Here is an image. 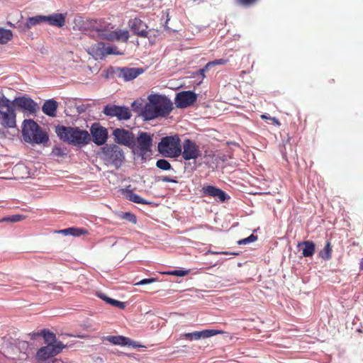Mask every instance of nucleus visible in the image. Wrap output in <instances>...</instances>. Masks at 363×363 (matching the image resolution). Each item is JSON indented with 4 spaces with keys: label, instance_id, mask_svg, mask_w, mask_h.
Masks as SVG:
<instances>
[{
    "label": "nucleus",
    "instance_id": "20e7f679",
    "mask_svg": "<svg viewBox=\"0 0 363 363\" xmlns=\"http://www.w3.org/2000/svg\"><path fill=\"white\" fill-rule=\"evenodd\" d=\"M23 139L27 143L42 144L48 141V134L33 120H25L22 128Z\"/></svg>",
    "mask_w": 363,
    "mask_h": 363
},
{
    "label": "nucleus",
    "instance_id": "e433bc0d",
    "mask_svg": "<svg viewBox=\"0 0 363 363\" xmlns=\"http://www.w3.org/2000/svg\"><path fill=\"white\" fill-rule=\"evenodd\" d=\"M123 218L128 220L130 222H131L133 224L136 223V217L135 215L130 213H125L123 216Z\"/></svg>",
    "mask_w": 363,
    "mask_h": 363
},
{
    "label": "nucleus",
    "instance_id": "412c9836",
    "mask_svg": "<svg viewBox=\"0 0 363 363\" xmlns=\"http://www.w3.org/2000/svg\"><path fill=\"white\" fill-rule=\"evenodd\" d=\"M65 14L62 13H53L49 16H45V23L50 26L62 28L65 24Z\"/></svg>",
    "mask_w": 363,
    "mask_h": 363
},
{
    "label": "nucleus",
    "instance_id": "f03ea898",
    "mask_svg": "<svg viewBox=\"0 0 363 363\" xmlns=\"http://www.w3.org/2000/svg\"><path fill=\"white\" fill-rule=\"evenodd\" d=\"M172 109V102L166 96L153 95L149 97V103L145 106L143 115L146 120H152L167 116Z\"/></svg>",
    "mask_w": 363,
    "mask_h": 363
},
{
    "label": "nucleus",
    "instance_id": "4c0bfd02",
    "mask_svg": "<svg viewBox=\"0 0 363 363\" xmlns=\"http://www.w3.org/2000/svg\"><path fill=\"white\" fill-rule=\"evenodd\" d=\"M210 69L209 66H208V64L205 65V67L202 69H199L196 74V75L200 76L202 79L205 77V73L208 71Z\"/></svg>",
    "mask_w": 363,
    "mask_h": 363
},
{
    "label": "nucleus",
    "instance_id": "ddd939ff",
    "mask_svg": "<svg viewBox=\"0 0 363 363\" xmlns=\"http://www.w3.org/2000/svg\"><path fill=\"white\" fill-rule=\"evenodd\" d=\"M201 192L202 196L212 197L218 202H224L230 198L224 191L211 185L203 186Z\"/></svg>",
    "mask_w": 363,
    "mask_h": 363
},
{
    "label": "nucleus",
    "instance_id": "393cba45",
    "mask_svg": "<svg viewBox=\"0 0 363 363\" xmlns=\"http://www.w3.org/2000/svg\"><path fill=\"white\" fill-rule=\"evenodd\" d=\"M97 296L101 299L104 300L106 303H107L113 306L117 307L121 309H123L125 307V303L109 298L104 294L100 293V294H98Z\"/></svg>",
    "mask_w": 363,
    "mask_h": 363
},
{
    "label": "nucleus",
    "instance_id": "7ed1b4c3",
    "mask_svg": "<svg viewBox=\"0 0 363 363\" xmlns=\"http://www.w3.org/2000/svg\"><path fill=\"white\" fill-rule=\"evenodd\" d=\"M55 133L60 140L74 145H86L90 140L88 131L80 130L77 127H67L58 125L55 128Z\"/></svg>",
    "mask_w": 363,
    "mask_h": 363
},
{
    "label": "nucleus",
    "instance_id": "b1692460",
    "mask_svg": "<svg viewBox=\"0 0 363 363\" xmlns=\"http://www.w3.org/2000/svg\"><path fill=\"white\" fill-rule=\"evenodd\" d=\"M55 233L63 234L64 235H72L74 237H79L86 234L87 231L83 228H64L62 230H55Z\"/></svg>",
    "mask_w": 363,
    "mask_h": 363
},
{
    "label": "nucleus",
    "instance_id": "c756f323",
    "mask_svg": "<svg viewBox=\"0 0 363 363\" xmlns=\"http://www.w3.org/2000/svg\"><path fill=\"white\" fill-rule=\"evenodd\" d=\"M38 335L43 336V337L45 339V342H48V344L52 343V342H55V340H56L55 335L53 333H52L49 330H41L40 333H39Z\"/></svg>",
    "mask_w": 363,
    "mask_h": 363
},
{
    "label": "nucleus",
    "instance_id": "cd10ccee",
    "mask_svg": "<svg viewBox=\"0 0 363 363\" xmlns=\"http://www.w3.org/2000/svg\"><path fill=\"white\" fill-rule=\"evenodd\" d=\"M13 38L11 30L0 28V44H6Z\"/></svg>",
    "mask_w": 363,
    "mask_h": 363
},
{
    "label": "nucleus",
    "instance_id": "f704fd0d",
    "mask_svg": "<svg viewBox=\"0 0 363 363\" xmlns=\"http://www.w3.org/2000/svg\"><path fill=\"white\" fill-rule=\"evenodd\" d=\"M228 62V60L221 58V59H217L213 61L209 62L207 64H208V66H209V67L211 68L213 66L223 65L227 64Z\"/></svg>",
    "mask_w": 363,
    "mask_h": 363
},
{
    "label": "nucleus",
    "instance_id": "72a5a7b5",
    "mask_svg": "<svg viewBox=\"0 0 363 363\" xmlns=\"http://www.w3.org/2000/svg\"><path fill=\"white\" fill-rule=\"evenodd\" d=\"M257 240V237L253 234L250 235L249 237L239 240L237 243L239 245H247L249 243L253 242Z\"/></svg>",
    "mask_w": 363,
    "mask_h": 363
},
{
    "label": "nucleus",
    "instance_id": "f8f14e48",
    "mask_svg": "<svg viewBox=\"0 0 363 363\" xmlns=\"http://www.w3.org/2000/svg\"><path fill=\"white\" fill-rule=\"evenodd\" d=\"M103 113L108 116H116L118 120H128L131 117V113L128 107L116 105H106Z\"/></svg>",
    "mask_w": 363,
    "mask_h": 363
},
{
    "label": "nucleus",
    "instance_id": "bb28decb",
    "mask_svg": "<svg viewBox=\"0 0 363 363\" xmlns=\"http://www.w3.org/2000/svg\"><path fill=\"white\" fill-rule=\"evenodd\" d=\"M45 19H46L45 16H43V15H38L35 16L29 17L27 19L26 27L28 29H30L31 27H33L37 24L45 23Z\"/></svg>",
    "mask_w": 363,
    "mask_h": 363
},
{
    "label": "nucleus",
    "instance_id": "2f4dec72",
    "mask_svg": "<svg viewBox=\"0 0 363 363\" xmlns=\"http://www.w3.org/2000/svg\"><path fill=\"white\" fill-rule=\"evenodd\" d=\"M25 218L24 216L22 215H12L9 216L4 217L0 219V223L1 222H11V223H16L20 220H22Z\"/></svg>",
    "mask_w": 363,
    "mask_h": 363
},
{
    "label": "nucleus",
    "instance_id": "9d476101",
    "mask_svg": "<svg viewBox=\"0 0 363 363\" xmlns=\"http://www.w3.org/2000/svg\"><path fill=\"white\" fill-rule=\"evenodd\" d=\"M114 142L128 147H132L135 144V138L133 132L124 128H117L113 130Z\"/></svg>",
    "mask_w": 363,
    "mask_h": 363
},
{
    "label": "nucleus",
    "instance_id": "49530a36",
    "mask_svg": "<svg viewBox=\"0 0 363 363\" xmlns=\"http://www.w3.org/2000/svg\"><path fill=\"white\" fill-rule=\"evenodd\" d=\"M261 118L262 119H269L270 117L267 116L266 115H262Z\"/></svg>",
    "mask_w": 363,
    "mask_h": 363
},
{
    "label": "nucleus",
    "instance_id": "1a4fd4ad",
    "mask_svg": "<svg viewBox=\"0 0 363 363\" xmlns=\"http://www.w3.org/2000/svg\"><path fill=\"white\" fill-rule=\"evenodd\" d=\"M66 347L62 342L55 344L49 343L46 346L40 347L36 353V359L40 363H44L45 360L60 354Z\"/></svg>",
    "mask_w": 363,
    "mask_h": 363
},
{
    "label": "nucleus",
    "instance_id": "a18cd8bd",
    "mask_svg": "<svg viewBox=\"0 0 363 363\" xmlns=\"http://www.w3.org/2000/svg\"><path fill=\"white\" fill-rule=\"evenodd\" d=\"M359 268L361 270H363V258L362 259L360 264H359Z\"/></svg>",
    "mask_w": 363,
    "mask_h": 363
},
{
    "label": "nucleus",
    "instance_id": "de8ad7c7",
    "mask_svg": "<svg viewBox=\"0 0 363 363\" xmlns=\"http://www.w3.org/2000/svg\"><path fill=\"white\" fill-rule=\"evenodd\" d=\"M19 167L18 166H15V169H18Z\"/></svg>",
    "mask_w": 363,
    "mask_h": 363
},
{
    "label": "nucleus",
    "instance_id": "dca6fc26",
    "mask_svg": "<svg viewBox=\"0 0 363 363\" xmlns=\"http://www.w3.org/2000/svg\"><path fill=\"white\" fill-rule=\"evenodd\" d=\"M129 26L132 31L137 35L142 38H148L149 33L151 32V30L147 29V26L145 23H144L140 18H134L130 20L129 22Z\"/></svg>",
    "mask_w": 363,
    "mask_h": 363
},
{
    "label": "nucleus",
    "instance_id": "58836bf2",
    "mask_svg": "<svg viewBox=\"0 0 363 363\" xmlns=\"http://www.w3.org/2000/svg\"><path fill=\"white\" fill-rule=\"evenodd\" d=\"M52 153L55 155V156H58V157H62L65 155V152H64V150L59 147H55L53 149H52Z\"/></svg>",
    "mask_w": 363,
    "mask_h": 363
},
{
    "label": "nucleus",
    "instance_id": "9b49d317",
    "mask_svg": "<svg viewBox=\"0 0 363 363\" xmlns=\"http://www.w3.org/2000/svg\"><path fill=\"white\" fill-rule=\"evenodd\" d=\"M181 155L185 160H196L201 155L199 146L192 140H184Z\"/></svg>",
    "mask_w": 363,
    "mask_h": 363
},
{
    "label": "nucleus",
    "instance_id": "2eb2a0df",
    "mask_svg": "<svg viewBox=\"0 0 363 363\" xmlns=\"http://www.w3.org/2000/svg\"><path fill=\"white\" fill-rule=\"evenodd\" d=\"M196 94L192 91H182L177 94L175 104L179 108H186L192 105L196 101Z\"/></svg>",
    "mask_w": 363,
    "mask_h": 363
},
{
    "label": "nucleus",
    "instance_id": "c9c22d12",
    "mask_svg": "<svg viewBox=\"0 0 363 363\" xmlns=\"http://www.w3.org/2000/svg\"><path fill=\"white\" fill-rule=\"evenodd\" d=\"M189 270H173L167 272V274L174 275L177 277H184L189 274Z\"/></svg>",
    "mask_w": 363,
    "mask_h": 363
},
{
    "label": "nucleus",
    "instance_id": "a211bd4d",
    "mask_svg": "<svg viewBox=\"0 0 363 363\" xmlns=\"http://www.w3.org/2000/svg\"><path fill=\"white\" fill-rule=\"evenodd\" d=\"M143 72L141 68L122 67L117 68L118 78L123 79L125 82L131 81L138 77Z\"/></svg>",
    "mask_w": 363,
    "mask_h": 363
},
{
    "label": "nucleus",
    "instance_id": "37998d69",
    "mask_svg": "<svg viewBox=\"0 0 363 363\" xmlns=\"http://www.w3.org/2000/svg\"><path fill=\"white\" fill-rule=\"evenodd\" d=\"M159 180L163 182L177 183V181L175 179L171 178L168 176L160 177Z\"/></svg>",
    "mask_w": 363,
    "mask_h": 363
},
{
    "label": "nucleus",
    "instance_id": "f3484780",
    "mask_svg": "<svg viewBox=\"0 0 363 363\" xmlns=\"http://www.w3.org/2000/svg\"><path fill=\"white\" fill-rule=\"evenodd\" d=\"M13 104L23 110L28 111L31 113H35L38 110V106L32 99L21 96L16 98Z\"/></svg>",
    "mask_w": 363,
    "mask_h": 363
},
{
    "label": "nucleus",
    "instance_id": "5701e85b",
    "mask_svg": "<svg viewBox=\"0 0 363 363\" xmlns=\"http://www.w3.org/2000/svg\"><path fill=\"white\" fill-rule=\"evenodd\" d=\"M106 340L116 345H132L133 347H135V345L130 338L121 335L107 336L106 337Z\"/></svg>",
    "mask_w": 363,
    "mask_h": 363
},
{
    "label": "nucleus",
    "instance_id": "a878e982",
    "mask_svg": "<svg viewBox=\"0 0 363 363\" xmlns=\"http://www.w3.org/2000/svg\"><path fill=\"white\" fill-rule=\"evenodd\" d=\"M298 245H303L302 254L304 257H311L314 254L315 245L312 241H304Z\"/></svg>",
    "mask_w": 363,
    "mask_h": 363
},
{
    "label": "nucleus",
    "instance_id": "4be33fe9",
    "mask_svg": "<svg viewBox=\"0 0 363 363\" xmlns=\"http://www.w3.org/2000/svg\"><path fill=\"white\" fill-rule=\"evenodd\" d=\"M58 108V103L54 99H48L45 101L42 106L43 112L48 116L55 117Z\"/></svg>",
    "mask_w": 363,
    "mask_h": 363
},
{
    "label": "nucleus",
    "instance_id": "ea45409f",
    "mask_svg": "<svg viewBox=\"0 0 363 363\" xmlns=\"http://www.w3.org/2000/svg\"><path fill=\"white\" fill-rule=\"evenodd\" d=\"M208 253H211V254H214V255H234V256H238L240 255V252H212V251H208Z\"/></svg>",
    "mask_w": 363,
    "mask_h": 363
},
{
    "label": "nucleus",
    "instance_id": "6ab92c4d",
    "mask_svg": "<svg viewBox=\"0 0 363 363\" xmlns=\"http://www.w3.org/2000/svg\"><path fill=\"white\" fill-rule=\"evenodd\" d=\"M221 333H223L222 330L210 329L184 333L183 337L186 340H199L201 338H208Z\"/></svg>",
    "mask_w": 363,
    "mask_h": 363
},
{
    "label": "nucleus",
    "instance_id": "aec40b11",
    "mask_svg": "<svg viewBox=\"0 0 363 363\" xmlns=\"http://www.w3.org/2000/svg\"><path fill=\"white\" fill-rule=\"evenodd\" d=\"M137 143L142 154H145L150 150L152 145V137L146 132H142L137 138Z\"/></svg>",
    "mask_w": 363,
    "mask_h": 363
},
{
    "label": "nucleus",
    "instance_id": "79ce46f5",
    "mask_svg": "<svg viewBox=\"0 0 363 363\" xmlns=\"http://www.w3.org/2000/svg\"><path fill=\"white\" fill-rule=\"evenodd\" d=\"M257 0H236V2L242 6H250L255 4Z\"/></svg>",
    "mask_w": 363,
    "mask_h": 363
},
{
    "label": "nucleus",
    "instance_id": "6e6552de",
    "mask_svg": "<svg viewBox=\"0 0 363 363\" xmlns=\"http://www.w3.org/2000/svg\"><path fill=\"white\" fill-rule=\"evenodd\" d=\"M88 53L92 55L96 60L103 59L108 55H123L122 52L118 50L116 47L108 45L104 43H97L88 48Z\"/></svg>",
    "mask_w": 363,
    "mask_h": 363
},
{
    "label": "nucleus",
    "instance_id": "473e14b6",
    "mask_svg": "<svg viewBox=\"0 0 363 363\" xmlns=\"http://www.w3.org/2000/svg\"><path fill=\"white\" fill-rule=\"evenodd\" d=\"M156 167L162 170H169L172 168L170 163L164 159L158 160L156 162Z\"/></svg>",
    "mask_w": 363,
    "mask_h": 363
},
{
    "label": "nucleus",
    "instance_id": "39448f33",
    "mask_svg": "<svg viewBox=\"0 0 363 363\" xmlns=\"http://www.w3.org/2000/svg\"><path fill=\"white\" fill-rule=\"evenodd\" d=\"M158 151L164 157L175 158L181 155L182 145L178 135L165 136L158 143Z\"/></svg>",
    "mask_w": 363,
    "mask_h": 363
},
{
    "label": "nucleus",
    "instance_id": "c03bdc74",
    "mask_svg": "<svg viewBox=\"0 0 363 363\" xmlns=\"http://www.w3.org/2000/svg\"><path fill=\"white\" fill-rule=\"evenodd\" d=\"M269 120L272 121V123L274 124V125H280V123L279 121V120L276 118H269Z\"/></svg>",
    "mask_w": 363,
    "mask_h": 363
},
{
    "label": "nucleus",
    "instance_id": "423d86ee",
    "mask_svg": "<svg viewBox=\"0 0 363 363\" xmlns=\"http://www.w3.org/2000/svg\"><path fill=\"white\" fill-rule=\"evenodd\" d=\"M15 107L9 99L0 97V124L5 128H13L16 125Z\"/></svg>",
    "mask_w": 363,
    "mask_h": 363
},
{
    "label": "nucleus",
    "instance_id": "4468645a",
    "mask_svg": "<svg viewBox=\"0 0 363 363\" xmlns=\"http://www.w3.org/2000/svg\"><path fill=\"white\" fill-rule=\"evenodd\" d=\"M91 133L93 142L97 145H104L107 141V129L98 123H94L92 125L91 127Z\"/></svg>",
    "mask_w": 363,
    "mask_h": 363
},
{
    "label": "nucleus",
    "instance_id": "c85d7f7f",
    "mask_svg": "<svg viewBox=\"0 0 363 363\" xmlns=\"http://www.w3.org/2000/svg\"><path fill=\"white\" fill-rule=\"evenodd\" d=\"M127 198L129 201L140 204H147L148 203L143 198H141L139 195L133 193V191H129L127 194Z\"/></svg>",
    "mask_w": 363,
    "mask_h": 363
},
{
    "label": "nucleus",
    "instance_id": "a19ab883",
    "mask_svg": "<svg viewBox=\"0 0 363 363\" xmlns=\"http://www.w3.org/2000/svg\"><path fill=\"white\" fill-rule=\"evenodd\" d=\"M156 280L157 279H154V278L143 279L140 280V281H138V283H136L135 285L148 284H151V283L156 281Z\"/></svg>",
    "mask_w": 363,
    "mask_h": 363
},
{
    "label": "nucleus",
    "instance_id": "f257e3e1",
    "mask_svg": "<svg viewBox=\"0 0 363 363\" xmlns=\"http://www.w3.org/2000/svg\"><path fill=\"white\" fill-rule=\"evenodd\" d=\"M81 23L79 30L82 31H95L101 39L114 41L121 40L127 42L129 38V33L126 30H111V24L103 19H87L84 21L82 18L79 20Z\"/></svg>",
    "mask_w": 363,
    "mask_h": 363
},
{
    "label": "nucleus",
    "instance_id": "0eeeda50",
    "mask_svg": "<svg viewBox=\"0 0 363 363\" xmlns=\"http://www.w3.org/2000/svg\"><path fill=\"white\" fill-rule=\"evenodd\" d=\"M104 160L113 164L116 169L119 168L125 160L123 150L116 144L106 145L101 149Z\"/></svg>",
    "mask_w": 363,
    "mask_h": 363
},
{
    "label": "nucleus",
    "instance_id": "7c9ffc66",
    "mask_svg": "<svg viewBox=\"0 0 363 363\" xmlns=\"http://www.w3.org/2000/svg\"><path fill=\"white\" fill-rule=\"evenodd\" d=\"M332 247L329 242H327L324 249L320 252V255L325 260L330 259L331 257Z\"/></svg>",
    "mask_w": 363,
    "mask_h": 363
}]
</instances>
